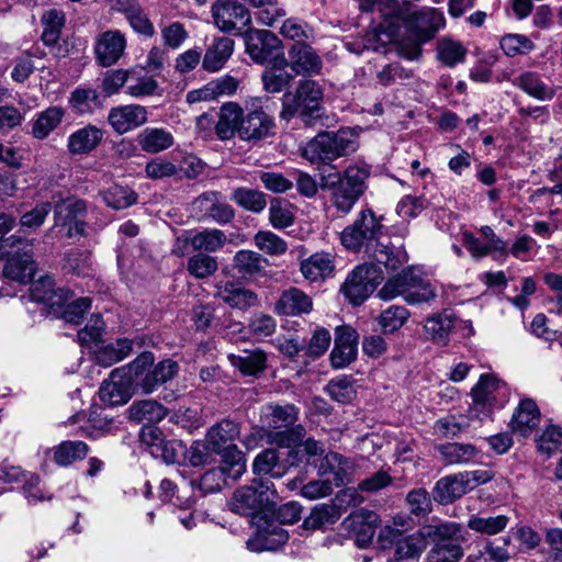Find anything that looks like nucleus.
Returning a JSON list of instances; mask_svg holds the SVG:
<instances>
[{
    "label": "nucleus",
    "instance_id": "nucleus-1",
    "mask_svg": "<svg viewBox=\"0 0 562 562\" xmlns=\"http://www.w3.org/2000/svg\"><path fill=\"white\" fill-rule=\"evenodd\" d=\"M239 436V426L231 419H223L212 426L206 439L212 449L223 456V464L204 473L201 484L206 491L220 490L225 477L237 480L246 471V459L244 453L237 449L234 441Z\"/></svg>",
    "mask_w": 562,
    "mask_h": 562
},
{
    "label": "nucleus",
    "instance_id": "nucleus-2",
    "mask_svg": "<svg viewBox=\"0 0 562 562\" xmlns=\"http://www.w3.org/2000/svg\"><path fill=\"white\" fill-rule=\"evenodd\" d=\"M14 225L12 216L0 214V259L7 258L3 276L21 283H29L36 271L33 243L15 235L5 237Z\"/></svg>",
    "mask_w": 562,
    "mask_h": 562
},
{
    "label": "nucleus",
    "instance_id": "nucleus-3",
    "mask_svg": "<svg viewBox=\"0 0 562 562\" xmlns=\"http://www.w3.org/2000/svg\"><path fill=\"white\" fill-rule=\"evenodd\" d=\"M370 167L364 164L348 166L342 173H319L321 187L330 191V202L338 212L349 214L368 189Z\"/></svg>",
    "mask_w": 562,
    "mask_h": 562
},
{
    "label": "nucleus",
    "instance_id": "nucleus-4",
    "mask_svg": "<svg viewBox=\"0 0 562 562\" xmlns=\"http://www.w3.org/2000/svg\"><path fill=\"white\" fill-rule=\"evenodd\" d=\"M154 361L151 352H142L130 364L114 369L99 390L102 403L109 406L127 403L135 389L139 387L138 378L147 367L154 364Z\"/></svg>",
    "mask_w": 562,
    "mask_h": 562
},
{
    "label": "nucleus",
    "instance_id": "nucleus-5",
    "mask_svg": "<svg viewBox=\"0 0 562 562\" xmlns=\"http://www.w3.org/2000/svg\"><path fill=\"white\" fill-rule=\"evenodd\" d=\"M358 148L357 135L350 128L337 132H322L300 148L301 156L316 166L329 165L331 161L355 153Z\"/></svg>",
    "mask_w": 562,
    "mask_h": 562
},
{
    "label": "nucleus",
    "instance_id": "nucleus-6",
    "mask_svg": "<svg viewBox=\"0 0 562 562\" xmlns=\"http://www.w3.org/2000/svg\"><path fill=\"white\" fill-rule=\"evenodd\" d=\"M383 220V216L376 215L371 207H362L356 214L352 223L340 233L341 245L355 252L362 249L366 252L370 251L376 243H380L379 239L384 233Z\"/></svg>",
    "mask_w": 562,
    "mask_h": 562
},
{
    "label": "nucleus",
    "instance_id": "nucleus-7",
    "mask_svg": "<svg viewBox=\"0 0 562 562\" xmlns=\"http://www.w3.org/2000/svg\"><path fill=\"white\" fill-rule=\"evenodd\" d=\"M322 98L323 89L316 81L303 80L299 83L294 93L283 94L280 117L290 121L299 115L304 122H307L318 111Z\"/></svg>",
    "mask_w": 562,
    "mask_h": 562
},
{
    "label": "nucleus",
    "instance_id": "nucleus-8",
    "mask_svg": "<svg viewBox=\"0 0 562 562\" xmlns=\"http://www.w3.org/2000/svg\"><path fill=\"white\" fill-rule=\"evenodd\" d=\"M382 280L383 277L375 266H358L348 274L340 292L349 303L357 306L373 293Z\"/></svg>",
    "mask_w": 562,
    "mask_h": 562
},
{
    "label": "nucleus",
    "instance_id": "nucleus-9",
    "mask_svg": "<svg viewBox=\"0 0 562 562\" xmlns=\"http://www.w3.org/2000/svg\"><path fill=\"white\" fill-rule=\"evenodd\" d=\"M244 40L246 53L257 64H277L284 57L281 41L270 31L249 29L244 33Z\"/></svg>",
    "mask_w": 562,
    "mask_h": 562
},
{
    "label": "nucleus",
    "instance_id": "nucleus-10",
    "mask_svg": "<svg viewBox=\"0 0 562 562\" xmlns=\"http://www.w3.org/2000/svg\"><path fill=\"white\" fill-rule=\"evenodd\" d=\"M54 221L56 227H67V237L85 234L86 223L82 220L87 213V204L75 196L61 198L54 201Z\"/></svg>",
    "mask_w": 562,
    "mask_h": 562
},
{
    "label": "nucleus",
    "instance_id": "nucleus-11",
    "mask_svg": "<svg viewBox=\"0 0 562 562\" xmlns=\"http://www.w3.org/2000/svg\"><path fill=\"white\" fill-rule=\"evenodd\" d=\"M212 18L215 25L225 33L240 31L251 23L250 12L237 0L215 1L212 5Z\"/></svg>",
    "mask_w": 562,
    "mask_h": 562
},
{
    "label": "nucleus",
    "instance_id": "nucleus-12",
    "mask_svg": "<svg viewBox=\"0 0 562 562\" xmlns=\"http://www.w3.org/2000/svg\"><path fill=\"white\" fill-rule=\"evenodd\" d=\"M274 120L262 109H254L243 113L238 137L245 142H259L273 134Z\"/></svg>",
    "mask_w": 562,
    "mask_h": 562
},
{
    "label": "nucleus",
    "instance_id": "nucleus-13",
    "mask_svg": "<svg viewBox=\"0 0 562 562\" xmlns=\"http://www.w3.org/2000/svg\"><path fill=\"white\" fill-rule=\"evenodd\" d=\"M126 48L125 35L119 30H109L101 33L95 41V59L102 67L116 64Z\"/></svg>",
    "mask_w": 562,
    "mask_h": 562
},
{
    "label": "nucleus",
    "instance_id": "nucleus-14",
    "mask_svg": "<svg viewBox=\"0 0 562 562\" xmlns=\"http://www.w3.org/2000/svg\"><path fill=\"white\" fill-rule=\"evenodd\" d=\"M499 389L501 383L495 376L488 374L481 375L479 382L471 390L473 401L471 414H475L477 417L480 414L488 416L497 403Z\"/></svg>",
    "mask_w": 562,
    "mask_h": 562
},
{
    "label": "nucleus",
    "instance_id": "nucleus-15",
    "mask_svg": "<svg viewBox=\"0 0 562 562\" xmlns=\"http://www.w3.org/2000/svg\"><path fill=\"white\" fill-rule=\"evenodd\" d=\"M148 112L144 105L126 104L112 108L108 115L109 124L119 133L133 131L147 122Z\"/></svg>",
    "mask_w": 562,
    "mask_h": 562
},
{
    "label": "nucleus",
    "instance_id": "nucleus-16",
    "mask_svg": "<svg viewBox=\"0 0 562 562\" xmlns=\"http://www.w3.org/2000/svg\"><path fill=\"white\" fill-rule=\"evenodd\" d=\"M344 527L355 535L359 548L368 547L379 525V516L374 512L361 509L349 515L342 522Z\"/></svg>",
    "mask_w": 562,
    "mask_h": 562
},
{
    "label": "nucleus",
    "instance_id": "nucleus-17",
    "mask_svg": "<svg viewBox=\"0 0 562 562\" xmlns=\"http://www.w3.org/2000/svg\"><path fill=\"white\" fill-rule=\"evenodd\" d=\"M358 334L350 326L336 328L335 346L330 353L331 364L344 368L356 359L358 351Z\"/></svg>",
    "mask_w": 562,
    "mask_h": 562
},
{
    "label": "nucleus",
    "instance_id": "nucleus-18",
    "mask_svg": "<svg viewBox=\"0 0 562 562\" xmlns=\"http://www.w3.org/2000/svg\"><path fill=\"white\" fill-rule=\"evenodd\" d=\"M315 468L318 475H331L336 486H340L349 482L355 471V462L338 452L330 451L315 462Z\"/></svg>",
    "mask_w": 562,
    "mask_h": 562
},
{
    "label": "nucleus",
    "instance_id": "nucleus-19",
    "mask_svg": "<svg viewBox=\"0 0 562 562\" xmlns=\"http://www.w3.org/2000/svg\"><path fill=\"white\" fill-rule=\"evenodd\" d=\"M194 205L201 212V216L211 218L218 224L229 223L235 215L234 209L215 191L201 194Z\"/></svg>",
    "mask_w": 562,
    "mask_h": 562
},
{
    "label": "nucleus",
    "instance_id": "nucleus-20",
    "mask_svg": "<svg viewBox=\"0 0 562 562\" xmlns=\"http://www.w3.org/2000/svg\"><path fill=\"white\" fill-rule=\"evenodd\" d=\"M540 424V411L531 398L521 400L509 422L513 434L529 437Z\"/></svg>",
    "mask_w": 562,
    "mask_h": 562
},
{
    "label": "nucleus",
    "instance_id": "nucleus-21",
    "mask_svg": "<svg viewBox=\"0 0 562 562\" xmlns=\"http://www.w3.org/2000/svg\"><path fill=\"white\" fill-rule=\"evenodd\" d=\"M290 68L296 74L302 76H313L321 72L322 60L316 52L305 43H295L289 50Z\"/></svg>",
    "mask_w": 562,
    "mask_h": 562
},
{
    "label": "nucleus",
    "instance_id": "nucleus-22",
    "mask_svg": "<svg viewBox=\"0 0 562 562\" xmlns=\"http://www.w3.org/2000/svg\"><path fill=\"white\" fill-rule=\"evenodd\" d=\"M312 310V297L297 288L283 291L274 305V312L281 316H301Z\"/></svg>",
    "mask_w": 562,
    "mask_h": 562
},
{
    "label": "nucleus",
    "instance_id": "nucleus-23",
    "mask_svg": "<svg viewBox=\"0 0 562 562\" xmlns=\"http://www.w3.org/2000/svg\"><path fill=\"white\" fill-rule=\"evenodd\" d=\"M457 322L458 318L453 313L447 311L436 313L426 318L424 331L427 338L435 345L447 346Z\"/></svg>",
    "mask_w": 562,
    "mask_h": 562
},
{
    "label": "nucleus",
    "instance_id": "nucleus-24",
    "mask_svg": "<svg viewBox=\"0 0 562 562\" xmlns=\"http://www.w3.org/2000/svg\"><path fill=\"white\" fill-rule=\"evenodd\" d=\"M300 271L311 282L330 278L335 271V257L327 251H317L301 261Z\"/></svg>",
    "mask_w": 562,
    "mask_h": 562
},
{
    "label": "nucleus",
    "instance_id": "nucleus-25",
    "mask_svg": "<svg viewBox=\"0 0 562 562\" xmlns=\"http://www.w3.org/2000/svg\"><path fill=\"white\" fill-rule=\"evenodd\" d=\"M150 367H147L138 378L139 389L145 394L153 393L159 385L171 380L178 372V363L171 359L162 360L146 371Z\"/></svg>",
    "mask_w": 562,
    "mask_h": 562
},
{
    "label": "nucleus",
    "instance_id": "nucleus-26",
    "mask_svg": "<svg viewBox=\"0 0 562 562\" xmlns=\"http://www.w3.org/2000/svg\"><path fill=\"white\" fill-rule=\"evenodd\" d=\"M235 43L226 36L215 37L207 46L202 59V68L207 72L221 70L234 52Z\"/></svg>",
    "mask_w": 562,
    "mask_h": 562
},
{
    "label": "nucleus",
    "instance_id": "nucleus-27",
    "mask_svg": "<svg viewBox=\"0 0 562 562\" xmlns=\"http://www.w3.org/2000/svg\"><path fill=\"white\" fill-rule=\"evenodd\" d=\"M513 85L522 90L529 97L539 101H549L555 95V90L548 86L542 80L541 75L537 71H522L515 77Z\"/></svg>",
    "mask_w": 562,
    "mask_h": 562
},
{
    "label": "nucleus",
    "instance_id": "nucleus-28",
    "mask_svg": "<svg viewBox=\"0 0 562 562\" xmlns=\"http://www.w3.org/2000/svg\"><path fill=\"white\" fill-rule=\"evenodd\" d=\"M31 297L33 301L49 306H61L69 299V291L55 288V282L49 276L40 278L31 285Z\"/></svg>",
    "mask_w": 562,
    "mask_h": 562
},
{
    "label": "nucleus",
    "instance_id": "nucleus-29",
    "mask_svg": "<svg viewBox=\"0 0 562 562\" xmlns=\"http://www.w3.org/2000/svg\"><path fill=\"white\" fill-rule=\"evenodd\" d=\"M103 139V131L94 125H86L68 137L67 147L72 155L89 154Z\"/></svg>",
    "mask_w": 562,
    "mask_h": 562
},
{
    "label": "nucleus",
    "instance_id": "nucleus-30",
    "mask_svg": "<svg viewBox=\"0 0 562 562\" xmlns=\"http://www.w3.org/2000/svg\"><path fill=\"white\" fill-rule=\"evenodd\" d=\"M140 149L148 154H158L173 146L175 137L162 127H146L136 137Z\"/></svg>",
    "mask_w": 562,
    "mask_h": 562
},
{
    "label": "nucleus",
    "instance_id": "nucleus-31",
    "mask_svg": "<svg viewBox=\"0 0 562 562\" xmlns=\"http://www.w3.org/2000/svg\"><path fill=\"white\" fill-rule=\"evenodd\" d=\"M470 491L468 481L462 472L447 475L437 481L434 494L435 499L441 504H449L460 498Z\"/></svg>",
    "mask_w": 562,
    "mask_h": 562
},
{
    "label": "nucleus",
    "instance_id": "nucleus-32",
    "mask_svg": "<svg viewBox=\"0 0 562 562\" xmlns=\"http://www.w3.org/2000/svg\"><path fill=\"white\" fill-rule=\"evenodd\" d=\"M243 119V109L234 102L225 103L220 109L218 121L215 125V133L222 140L231 139L238 135L239 125Z\"/></svg>",
    "mask_w": 562,
    "mask_h": 562
},
{
    "label": "nucleus",
    "instance_id": "nucleus-33",
    "mask_svg": "<svg viewBox=\"0 0 562 562\" xmlns=\"http://www.w3.org/2000/svg\"><path fill=\"white\" fill-rule=\"evenodd\" d=\"M266 507L267 497L258 495L254 484L238 488L229 503L232 512L240 515H251Z\"/></svg>",
    "mask_w": 562,
    "mask_h": 562
},
{
    "label": "nucleus",
    "instance_id": "nucleus-34",
    "mask_svg": "<svg viewBox=\"0 0 562 562\" xmlns=\"http://www.w3.org/2000/svg\"><path fill=\"white\" fill-rule=\"evenodd\" d=\"M446 464H469L480 454V450L472 443L448 442L436 447Z\"/></svg>",
    "mask_w": 562,
    "mask_h": 562
},
{
    "label": "nucleus",
    "instance_id": "nucleus-35",
    "mask_svg": "<svg viewBox=\"0 0 562 562\" xmlns=\"http://www.w3.org/2000/svg\"><path fill=\"white\" fill-rule=\"evenodd\" d=\"M217 296L229 306L239 310H247L257 304L255 292L229 282L217 285Z\"/></svg>",
    "mask_w": 562,
    "mask_h": 562
},
{
    "label": "nucleus",
    "instance_id": "nucleus-36",
    "mask_svg": "<svg viewBox=\"0 0 562 562\" xmlns=\"http://www.w3.org/2000/svg\"><path fill=\"white\" fill-rule=\"evenodd\" d=\"M48 452L53 453V460L57 465L69 467L87 457L89 446L80 440H65Z\"/></svg>",
    "mask_w": 562,
    "mask_h": 562
},
{
    "label": "nucleus",
    "instance_id": "nucleus-37",
    "mask_svg": "<svg viewBox=\"0 0 562 562\" xmlns=\"http://www.w3.org/2000/svg\"><path fill=\"white\" fill-rule=\"evenodd\" d=\"M68 103L71 110L80 115L90 114L102 108V100L98 91L90 87H78L69 95Z\"/></svg>",
    "mask_w": 562,
    "mask_h": 562
},
{
    "label": "nucleus",
    "instance_id": "nucleus-38",
    "mask_svg": "<svg viewBox=\"0 0 562 562\" xmlns=\"http://www.w3.org/2000/svg\"><path fill=\"white\" fill-rule=\"evenodd\" d=\"M130 418L144 426L159 423L165 418L167 409L156 401L145 400L134 403L130 407Z\"/></svg>",
    "mask_w": 562,
    "mask_h": 562
},
{
    "label": "nucleus",
    "instance_id": "nucleus-39",
    "mask_svg": "<svg viewBox=\"0 0 562 562\" xmlns=\"http://www.w3.org/2000/svg\"><path fill=\"white\" fill-rule=\"evenodd\" d=\"M133 351V341L130 339H119L115 344H110L94 349V359L100 366L108 368L122 361Z\"/></svg>",
    "mask_w": 562,
    "mask_h": 562
},
{
    "label": "nucleus",
    "instance_id": "nucleus-40",
    "mask_svg": "<svg viewBox=\"0 0 562 562\" xmlns=\"http://www.w3.org/2000/svg\"><path fill=\"white\" fill-rule=\"evenodd\" d=\"M468 49L459 41L449 37L439 38L436 45L437 59L446 67L452 68L465 60Z\"/></svg>",
    "mask_w": 562,
    "mask_h": 562
},
{
    "label": "nucleus",
    "instance_id": "nucleus-41",
    "mask_svg": "<svg viewBox=\"0 0 562 562\" xmlns=\"http://www.w3.org/2000/svg\"><path fill=\"white\" fill-rule=\"evenodd\" d=\"M285 57L280 58L273 67L266 69L261 75L263 89L269 93H279L290 86L293 76L283 67L286 66Z\"/></svg>",
    "mask_w": 562,
    "mask_h": 562
},
{
    "label": "nucleus",
    "instance_id": "nucleus-42",
    "mask_svg": "<svg viewBox=\"0 0 562 562\" xmlns=\"http://www.w3.org/2000/svg\"><path fill=\"white\" fill-rule=\"evenodd\" d=\"M376 265L387 270H396L407 262V254L402 248H393L389 245L376 243L369 251Z\"/></svg>",
    "mask_w": 562,
    "mask_h": 562
},
{
    "label": "nucleus",
    "instance_id": "nucleus-43",
    "mask_svg": "<svg viewBox=\"0 0 562 562\" xmlns=\"http://www.w3.org/2000/svg\"><path fill=\"white\" fill-rule=\"evenodd\" d=\"M130 81L125 88V93L135 99L154 95L158 89V82L151 76L143 74L140 68H131Z\"/></svg>",
    "mask_w": 562,
    "mask_h": 562
},
{
    "label": "nucleus",
    "instance_id": "nucleus-44",
    "mask_svg": "<svg viewBox=\"0 0 562 562\" xmlns=\"http://www.w3.org/2000/svg\"><path fill=\"white\" fill-rule=\"evenodd\" d=\"M231 364L245 375H255L266 368L267 357L261 350L244 351L241 355H228Z\"/></svg>",
    "mask_w": 562,
    "mask_h": 562
},
{
    "label": "nucleus",
    "instance_id": "nucleus-45",
    "mask_svg": "<svg viewBox=\"0 0 562 562\" xmlns=\"http://www.w3.org/2000/svg\"><path fill=\"white\" fill-rule=\"evenodd\" d=\"M414 273V270L408 268L403 270L402 273L389 279L379 290L378 296L383 301H390L397 296H403L406 302V294L408 288H411Z\"/></svg>",
    "mask_w": 562,
    "mask_h": 562
},
{
    "label": "nucleus",
    "instance_id": "nucleus-46",
    "mask_svg": "<svg viewBox=\"0 0 562 562\" xmlns=\"http://www.w3.org/2000/svg\"><path fill=\"white\" fill-rule=\"evenodd\" d=\"M65 111L60 106H49L40 112L33 123V135L43 139L49 135L61 122Z\"/></svg>",
    "mask_w": 562,
    "mask_h": 562
},
{
    "label": "nucleus",
    "instance_id": "nucleus-47",
    "mask_svg": "<svg viewBox=\"0 0 562 562\" xmlns=\"http://www.w3.org/2000/svg\"><path fill=\"white\" fill-rule=\"evenodd\" d=\"M226 241L227 237L224 232L217 228H206L192 235L191 248L199 252H215L222 249Z\"/></svg>",
    "mask_w": 562,
    "mask_h": 562
},
{
    "label": "nucleus",
    "instance_id": "nucleus-48",
    "mask_svg": "<svg viewBox=\"0 0 562 562\" xmlns=\"http://www.w3.org/2000/svg\"><path fill=\"white\" fill-rule=\"evenodd\" d=\"M508 522L509 517L506 515H472L468 520V527L477 533L495 536L505 530Z\"/></svg>",
    "mask_w": 562,
    "mask_h": 562
},
{
    "label": "nucleus",
    "instance_id": "nucleus-49",
    "mask_svg": "<svg viewBox=\"0 0 562 562\" xmlns=\"http://www.w3.org/2000/svg\"><path fill=\"white\" fill-rule=\"evenodd\" d=\"M65 13L57 9H49L42 15L43 33L42 41L46 45H55L65 25Z\"/></svg>",
    "mask_w": 562,
    "mask_h": 562
},
{
    "label": "nucleus",
    "instance_id": "nucleus-50",
    "mask_svg": "<svg viewBox=\"0 0 562 562\" xmlns=\"http://www.w3.org/2000/svg\"><path fill=\"white\" fill-rule=\"evenodd\" d=\"M411 316L409 311L402 305H391L376 318L384 334H392L404 326Z\"/></svg>",
    "mask_w": 562,
    "mask_h": 562
},
{
    "label": "nucleus",
    "instance_id": "nucleus-51",
    "mask_svg": "<svg viewBox=\"0 0 562 562\" xmlns=\"http://www.w3.org/2000/svg\"><path fill=\"white\" fill-rule=\"evenodd\" d=\"M437 297V289L429 281L414 273L411 288L406 294V303L411 305L430 303Z\"/></svg>",
    "mask_w": 562,
    "mask_h": 562
},
{
    "label": "nucleus",
    "instance_id": "nucleus-52",
    "mask_svg": "<svg viewBox=\"0 0 562 562\" xmlns=\"http://www.w3.org/2000/svg\"><path fill=\"white\" fill-rule=\"evenodd\" d=\"M423 533L424 540L430 539L431 541L439 542H448L456 541L460 537V526L456 522H436L424 526L420 529Z\"/></svg>",
    "mask_w": 562,
    "mask_h": 562
},
{
    "label": "nucleus",
    "instance_id": "nucleus-53",
    "mask_svg": "<svg viewBox=\"0 0 562 562\" xmlns=\"http://www.w3.org/2000/svg\"><path fill=\"white\" fill-rule=\"evenodd\" d=\"M499 47L507 57H516L528 55L536 48V45L524 34L509 33L499 38Z\"/></svg>",
    "mask_w": 562,
    "mask_h": 562
},
{
    "label": "nucleus",
    "instance_id": "nucleus-54",
    "mask_svg": "<svg viewBox=\"0 0 562 562\" xmlns=\"http://www.w3.org/2000/svg\"><path fill=\"white\" fill-rule=\"evenodd\" d=\"M270 536L273 538L270 539L266 531H258L254 537L248 539L247 548L252 552L269 551L274 550L288 540V535L281 528H273Z\"/></svg>",
    "mask_w": 562,
    "mask_h": 562
},
{
    "label": "nucleus",
    "instance_id": "nucleus-55",
    "mask_svg": "<svg viewBox=\"0 0 562 562\" xmlns=\"http://www.w3.org/2000/svg\"><path fill=\"white\" fill-rule=\"evenodd\" d=\"M426 540L423 533L418 532L395 541L394 558L395 560L414 559L420 555L426 548Z\"/></svg>",
    "mask_w": 562,
    "mask_h": 562
},
{
    "label": "nucleus",
    "instance_id": "nucleus-56",
    "mask_svg": "<svg viewBox=\"0 0 562 562\" xmlns=\"http://www.w3.org/2000/svg\"><path fill=\"white\" fill-rule=\"evenodd\" d=\"M217 269V259L204 252H198L188 259L187 271L195 279H207L212 277Z\"/></svg>",
    "mask_w": 562,
    "mask_h": 562
},
{
    "label": "nucleus",
    "instance_id": "nucleus-57",
    "mask_svg": "<svg viewBox=\"0 0 562 562\" xmlns=\"http://www.w3.org/2000/svg\"><path fill=\"white\" fill-rule=\"evenodd\" d=\"M103 201L114 210L126 209L137 201V194L128 187L114 184L102 192Z\"/></svg>",
    "mask_w": 562,
    "mask_h": 562
},
{
    "label": "nucleus",
    "instance_id": "nucleus-58",
    "mask_svg": "<svg viewBox=\"0 0 562 562\" xmlns=\"http://www.w3.org/2000/svg\"><path fill=\"white\" fill-rule=\"evenodd\" d=\"M267 260L252 250H239L234 256V267L243 274L254 276L260 273Z\"/></svg>",
    "mask_w": 562,
    "mask_h": 562
},
{
    "label": "nucleus",
    "instance_id": "nucleus-59",
    "mask_svg": "<svg viewBox=\"0 0 562 562\" xmlns=\"http://www.w3.org/2000/svg\"><path fill=\"white\" fill-rule=\"evenodd\" d=\"M232 199L245 210L259 213L266 205V195L255 189L237 188L232 193Z\"/></svg>",
    "mask_w": 562,
    "mask_h": 562
},
{
    "label": "nucleus",
    "instance_id": "nucleus-60",
    "mask_svg": "<svg viewBox=\"0 0 562 562\" xmlns=\"http://www.w3.org/2000/svg\"><path fill=\"white\" fill-rule=\"evenodd\" d=\"M339 519V513L336 506L322 504L316 506L304 520V526L308 529H321L335 524Z\"/></svg>",
    "mask_w": 562,
    "mask_h": 562
},
{
    "label": "nucleus",
    "instance_id": "nucleus-61",
    "mask_svg": "<svg viewBox=\"0 0 562 562\" xmlns=\"http://www.w3.org/2000/svg\"><path fill=\"white\" fill-rule=\"evenodd\" d=\"M254 241L256 247L270 256H280L285 254L288 244L281 237L269 231H259Z\"/></svg>",
    "mask_w": 562,
    "mask_h": 562
},
{
    "label": "nucleus",
    "instance_id": "nucleus-62",
    "mask_svg": "<svg viewBox=\"0 0 562 562\" xmlns=\"http://www.w3.org/2000/svg\"><path fill=\"white\" fill-rule=\"evenodd\" d=\"M269 218L274 228L291 226L294 221V214L290 202L283 199H273L269 207Z\"/></svg>",
    "mask_w": 562,
    "mask_h": 562
},
{
    "label": "nucleus",
    "instance_id": "nucleus-63",
    "mask_svg": "<svg viewBox=\"0 0 562 562\" xmlns=\"http://www.w3.org/2000/svg\"><path fill=\"white\" fill-rule=\"evenodd\" d=\"M420 30L425 33V40H430L436 32L446 25L443 13L438 9H425L417 15Z\"/></svg>",
    "mask_w": 562,
    "mask_h": 562
},
{
    "label": "nucleus",
    "instance_id": "nucleus-64",
    "mask_svg": "<svg viewBox=\"0 0 562 562\" xmlns=\"http://www.w3.org/2000/svg\"><path fill=\"white\" fill-rule=\"evenodd\" d=\"M462 554V548L458 542H439L429 551L426 562H458Z\"/></svg>",
    "mask_w": 562,
    "mask_h": 562
}]
</instances>
